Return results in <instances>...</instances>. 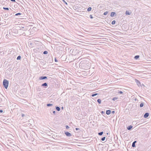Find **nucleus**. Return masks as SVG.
<instances>
[{
	"label": "nucleus",
	"mask_w": 151,
	"mask_h": 151,
	"mask_svg": "<svg viewBox=\"0 0 151 151\" xmlns=\"http://www.w3.org/2000/svg\"><path fill=\"white\" fill-rule=\"evenodd\" d=\"M12 14H10V15H12Z\"/></svg>",
	"instance_id": "obj_53"
},
{
	"label": "nucleus",
	"mask_w": 151,
	"mask_h": 151,
	"mask_svg": "<svg viewBox=\"0 0 151 151\" xmlns=\"http://www.w3.org/2000/svg\"><path fill=\"white\" fill-rule=\"evenodd\" d=\"M24 116V114H22V116Z\"/></svg>",
	"instance_id": "obj_47"
},
{
	"label": "nucleus",
	"mask_w": 151,
	"mask_h": 151,
	"mask_svg": "<svg viewBox=\"0 0 151 151\" xmlns=\"http://www.w3.org/2000/svg\"><path fill=\"white\" fill-rule=\"evenodd\" d=\"M75 129L76 130V131H78V130H79L80 129L78 128H76Z\"/></svg>",
	"instance_id": "obj_36"
},
{
	"label": "nucleus",
	"mask_w": 151,
	"mask_h": 151,
	"mask_svg": "<svg viewBox=\"0 0 151 151\" xmlns=\"http://www.w3.org/2000/svg\"><path fill=\"white\" fill-rule=\"evenodd\" d=\"M89 17L91 19H93V17L92 15H90L89 16Z\"/></svg>",
	"instance_id": "obj_34"
},
{
	"label": "nucleus",
	"mask_w": 151,
	"mask_h": 151,
	"mask_svg": "<svg viewBox=\"0 0 151 151\" xmlns=\"http://www.w3.org/2000/svg\"><path fill=\"white\" fill-rule=\"evenodd\" d=\"M65 134L67 137H70L72 136V134L68 132H65Z\"/></svg>",
	"instance_id": "obj_5"
},
{
	"label": "nucleus",
	"mask_w": 151,
	"mask_h": 151,
	"mask_svg": "<svg viewBox=\"0 0 151 151\" xmlns=\"http://www.w3.org/2000/svg\"><path fill=\"white\" fill-rule=\"evenodd\" d=\"M61 109L62 110H63V106H62L61 107Z\"/></svg>",
	"instance_id": "obj_46"
},
{
	"label": "nucleus",
	"mask_w": 151,
	"mask_h": 151,
	"mask_svg": "<svg viewBox=\"0 0 151 151\" xmlns=\"http://www.w3.org/2000/svg\"><path fill=\"white\" fill-rule=\"evenodd\" d=\"M99 94L98 93H93V94L91 95V96L92 97H94V96H95L98 95Z\"/></svg>",
	"instance_id": "obj_17"
},
{
	"label": "nucleus",
	"mask_w": 151,
	"mask_h": 151,
	"mask_svg": "<svg viewBox=\"0 0 151 151\" xmlns=\"http://www.w3.org/2000/svg\"><path fill=\"white\" fill-rule=\"evenodd\" d=\"M91 9H92V8L91 7H89L88 8L87 11L88 12H89L91 10Z\"/></svg>",
	"instance_id": "obj_24"
},
{
	"label": "nucleus",
	"mask_w": 151,
	"mask_h": 151,
	"mask_svg": "<svg viewBox=\"0 0 151 151\" xmlns=\"http://www.w3.org/2000/svg\"><path fill=\"white\" fill-rule=\"evenodd\" d=\"M61 74H62V75H63V73H62V71H61Z\"/></svg>",
	"instance_id": "obj_50"
},
{
	"label": "nucleus",
	"mask_w": 151,
	"mask_h": 151,
	"mask_svg": "<svg viewBox=\"0 0 151 151\" xmlns=\"http://www.w3.org/2000/svg\"><path fill=\"white\" fill-rule=\"evenodd\" d=\"M57 86H58V84H57Z\"/></svg>",
	"instance_id": "obj_54"
},
{
	"label": "nucleus",
	"mask_w": 151,
	"mask_h": 151,
	"mask_svg": "<svg viewBox=\"0 0 151 151\" xmlns=\"http://www.w3.org/2000/svg\"><path fill=\"white\" fill-rule=\"evenodd\" d=\"M55 62H57V58H56V57L55 58Z\"/></svg>",
	"instance_id": "obj_39"
},
{
	"label": "nucleus",
	"mask_w": 151,
	"mask_h": 151,
	"mask_svg": "<svg viewBox=\"0 0 151 151\" xmlns=\"http://www.w3.org/2000/svg\"><path fill=\"white\" fill-rule=\"evenodd\" d=\"M114 113H115V111H112L111 112V113L112 114H114Z\"/></svg>",
	"instance_id": "obj_42"
},
{
	"label": "nucleus",
	"mask_w": 151,
	"mask_h": 151,
	"mask_svg": "<svg viewBox=\"0 0 151 151\" xmlns=\"http://www.w3.org/2000/svg\"><path fill=\"white\" fill-rule=\"evenodd\" d=\"M65 127H66V128L67 129L69 128V127L68 125H66L65 126Z\"/></svg>",
	"instance_id": "obj_35"
},
{
	"label": "nucleus",
	"mask_w": 151,
	"mask_h": 151,
	"mask_svg": "<svg viewBox=\"0 0 151 151\" xmlns=\"http://www.w3.org/2000/svg\"><path fill=\"white\" fill-rule=\"evenodd\" d=\"M57 146H60V145H58L57 144Z\"/></svg>",
	"instance_id": "obj_51"
},
{
	"label": "nucleus",
	"mask_w": 151,
	"mask_h": 151,
	"mask_svg": "<svg viewBox=\"0 0 151 151\" xmlns=\"http://www.w3.org/2000/svg\"><path fill=\"white\" fill-rule=\"evenodd\" d=\"M21 56L20 55H19L17 57V60H20L21 59Z\"/></svg>",
	"instance_id": "obj_20"
},
{
	"label": "nucleus",
	"mask_w": 151,
	"mask_h": 151,
	"mask_svg": "<svg viewBox=\"0 0 151 151\" xmlns=\"http://www.w3.org/2000/svg\"><path fill=\"white\" fill-rule=\"evenodd\" d=\"M118 99V98L117 97H114L112 99V100H113V101H115L117 99Z\"/></svg>",
	"instance_id": "obj_22"
},
{
	"label": "nucleus",
	"mask_w": 151,
	"mask_h": 151,
	"mask_svg": "<svg viewBox=\"0 0 151 151\" xmlns=\"http://www.w3.org/2000/svg\"><path fill=\"white\" fill-rule=\"evenodd\" d=\"M55 108L56 110H57V106H55Z\"/></svg>",
	"instance_id": "obj_49"
},
{
	"label": "nucleus",
	"mask_w": 151,
	"mask_h": 151,
	"mask_svg": "<svg viewBox=\"0 0 151 151\" xmlns=\"http://www.w3.org/2000/svg\"><path fill=\"white\" fill-rule=\"evenodd\" d=\"M60 109L59 106H57V111H60Z\"/></svg>",
	"instance_id": "obj_30"
},
{
	"label": "nucleus",
	"mask_w": 151,
	"mask_h": 151,
	"mask_svg": "<svg viewBox=\"0 0 151 151\" xmlns=\"http://www.w3.org/2000/svg\"><path fill=\"white\" fill-rule=\"evenodd\" d=\"M57 143H58L59 144H60V140H59L57 139Z\"/></svg>",
	"instance_id": "obj_37"
},
{
	"label": "nucleus",
	"mask_w": 151,
	"mask_h": 151,
	"mask_svg": "<svg viewBox=\"0 0 151 151\" xmlns=\"http://www.w3.org/2000/svg\"><path fill=\"white\" fill-rule=\"evenodd\" d=\"M3 84L6 89H7L9 85V81L6 79H4L3 80Z\"/></svg>",
	"instance_id": "obj_2"
},
{
	"label": "nucleus",
	"mask_w": 151,
	"mask_h": 151,
	"mask_svg": "<svg viewBox=\"0 0 151 151\" xmlns=\"http://www.w3.org/2000/svg\"><path fill=\"white\" fill-rule=\"evenodd\" d=\"M144 103L143 102L141 103L140 104V107H142L144 106Z\"/></svg>",
	"instance_id": "obj_18"
},
{
	"label": "nucleus",
	"mask_w": 151,
	"mask_h": 151,
	"mask_svg": "<svg viewBox=\"0 0 151 151\" xmlns=\"http://www.w3.org/2000/svg\"><path fill=\"white\" fill-rule=\"evenodd\" d=\"M139 55H136L135 56V57H134V58L136 60H137L138 58H139Z\"/></svg>",
	"instance_id": "obj_14"
},
{
	"label": "nucleus",
	"mask_w": 151,
	"mask_h": 151,
	"mask_svg": "<svg viewBox=\"0 0 151 151\" xmlns=\"http://www.w3.org/2000/svg\"><path fill=\"white\" fill-rule=\"evenodd\" d=\"M105 137H103L101 138V140L102 141H104V140H105Z\"/></svg>",
	"instance_id": "obj_25"
},
{
	"label": "nucleus",
	"mask_w": 151,
	"mask_h": 151,
	"mask_svg": "<svg viewBox=\"0 0 151 151\" xmlns=\"http://www.w3.org/2000/svg\"><path fill=\"white\" fill-rule=\"evenodd\" d=\"M118 93L121 94H123V92L122 91H120L118 92Z\"/></svg>",
	"instance_id": "obj_33"
},
{
	"label": "nucleus",
	"mask_w": 151,
	"mask_h": 151,
	"mask_svg": "<svg viewBox=\"0 0 151 151\" xmlns=\"http://www.w3.org/2000/svg\"><path fill=\"white\" fill-rule=\"evenodd\" d=\"M116 15V13L114 12H112L111 13V17H113L114 16H115Z\"/></svg>",
	"instance_id": "obj_10"
},
{
	"label": "nucleus",
	"mask_w": 151,
	"mask_h": 151,
	"mask_svg": "<svg viewBox=\"0 0 151 151\" xmlns=\"http://www.w3.org/2000/svg\"><path fill=\"white\" fill-rule=\"evenodd\" d=\"M21 14H22V13H18L15 14V15H14L13 16H20L21 15Z\"/></svg>",
	"instance_id": "obj_16"
},
{
	"label": "nucleus",
	"mask_w": 151,
	"mask_h": 151,
	"mask_svg": "<svg viewBox=\"0 0 151 151\" xmlns=\"http://www.w3.org/2000/svg\"><path fill=\"white\" fill-rule=\"evenodd\" d=\"M142 86H144V85L143 84H142Z\"/></svg>",
	"instance_id": "obj_52"
},
{
	"label": "nucleus",
	"mask_w": 151,
	"mask_h": 151,
	"mask_svg": "<svg viewBox=\"0 0 151 151\" xmlns=\"http://www.w3.org/2000/svg\"><path fill=\"white\" fill-rule=\"evenodd\" d=\"M133 127L132 125H129L128 126L127 128L128 130H131V129Z\"/></svg>",
	"instance_id": "obj_12"
},
{
	"label": "nucleus",
	"mask_w": 151,
	"mask_h": 151,
	"mask_svg": "<svg viewBox=\"0 0 151 151\" xmlns=\"http://www.w3.org/2000/svg\"><path fill=\"white\" fill-rule=\"evenodd\" d=\"M3 9L6 10H9V8L8 7H4L3 8Z\"/></svg>",
	"instance_id": "obj_23"
},
{
	"label": "nucleus",
	"mask_w": 151,
	"mask_h": 151,
	"mask_svg": "<svg viewBox=\"0 0 151 151\" xmlns=\"http://www.w3.org/2000/svg\"><path fill=\"white\" fill-rule=\"evenodd\" d=\"M57 74H58V76H61V75L60 74L59 75V74H58V73H57Z\"/></svg>",
	"instance_id": "obj_48"
},
{
	"label": "nucleus",
	"mask_w": 151,
	"mask_h": 151,
	"mask_svg": "<svg viewBox=\"0 0 151 151\" xmlns=\"http://www.w3.org/2000/svg\"><path fill=\"white\" fill-rule=\"evenodd\" d=\"M10 0L13 2H16V1L15 0Z\"/></svg>",
	"instance_id": "obj_40"
},
{
	"label": "nucleus",
	"mask_w": 151,
	"mask_h": 151,
	"mask_svg": "<svg viewBox=\"0 0 151 151\" xmlns=\"http://www.w3.org/2000/svg\"><path fill=\"white\" fill-rule=\"evenodd\" d=\"M149 113H146L144 115V117L145 118H147L149 116Z\"/></svg>",
	"instance_id": "obj_8"
},
{
	"label": "nucleus",
	"mask_w": 151,
	"mask_h": 151,
	"mask_svg": "<svg viewBox=\"0 0 151 151\" xmlns=\"http://www.w3.org/2000/svg\"><path fill=\"white\" fill-rule=\"evenodd\" d=\"M59 44H61L60 42H57V51H63L64 47L63 46L61 45H60Z\"/></svg>",
	"instance_id": "obj_1"
},
{
	"label": "nucleus",
	"mask_w": 151,
	"mask_h": 151,
	"mask_svg": "<svg viewBox=\"0 0 151 151\" xmlns=\"http://www.w3.org/2000/svg\"><path fill=\"white\" fill-rule=\"evenodd\" d=\"M8 16V14H5V17H7Z\"/></svg>",
	"instance_id": "obj_43"
},
{
	"label": "nucleus",
	"mask_w": 151,
	"mask_h": 151,
	"mask_svg": "<svg viewBox=\"0 0 151 151\" xmlns=\"http://www.w3.org/2000/svg\"><path fill=\"white\" fill-rule=\"evenodd\" d=\"M3 112V111L2 110H0V112L2 113Z\"/></svg>",
	"instance_id": "obj_41"
},
{
	"label": "nucleus",
	"mask_w": 151,
	"mask_h": 151,
	"mask_svg": "<svg viewBox=\"0 0 151 151\" xmlns=\"http://www.w3.org/2000/svg\"><path fill=\"white\" fill-rule=\"evenodd\" d=\"M111 113V111L110 110H108L106 111V114L107 115H109Z\"/></svg>",
	"instance_id": "obj_11"
},
{
	"label": "nucleus",
	"mask_w": 151,
	"mask_h": 151,
	"mask_svg": "<svg viewBox=\"0 0 151 151\" xmlns=\"http://www.w3.org/2000/svg\"><path fill=\"white\" fill-rule=\"evenodd\" d=\"M47 53H48V52L47 51H45L43 52V53L44 54H47Z\"/></svg>",
	"instance_id": "obj_28"
},
{
	"label": "nucleus",
	"mask_w": 151,
	"mask_h": 151,
	"mask_svg": "<svg viewBox=\"0 0 151 151\" xmlns=\"http://www.w3.org/2000/svg\"><path fill=\"white\" fill-rule=\"evenodd\" d=\"M125 14L126 15H130L131 14V13L129 12L128 11H126L125 12Z\"/></svg>",
	"instance_id": "obj_15"
},
{
	"label": "nucleus",
	"mask_w": 151,
	"mask_h": 151,
	"mask_svg": "<svg viewBox=\"0 0 151 151\" xmlns=\"http://www.w3.org/2000/svg\"><path fill=\"white\" fill-rule=\"evenodd\" d=\"M41 86H45V87H47V84L46 83H45L43 84H42Z\"/></svg>",
	"instance_id": "obj_13"
},
{
	"label": "nucleus",
	"mask_w": 151,
	"mask_h": 151,
	"mask_svg": "<svg viewBox=\"0 0 151 151\" xmlns=\"http://www.w3.org/2000/svg\"><path fill=\"white\" fill-rule=\"evenodd\" d=\"M62 55L61 57L63 56V55L62 54V51H60L58 52H57V57L59 58L60 57V56Z\"/></svg>",
	"instance_id": "obj_4"
},
{
	"label": "nucleus",
	"mask_w": 151,
	"mask_h": 151,
	"mask_svg": "<svg viewBox=\"0 0 151 151\" xmlns=\"http://www.w3.org/2000/svg\"><path fill=\"white\" fill-rule=\"evenodd\" d=\"M53 113L54 114H55V111H53Z\"/></svg>",
	"instance_id": "obj_44"
},
{
	"label": "nucleus",
	"mask_w": 151,
	"mask_h": 151,
	"mask_svg": "<svg viewBox=\"0 0 151 151\" xmlns=\"http://www.w3.org/2000/svg\"><path fill=\"white\" fill-rule=\"evenodd\" d=\"M116 21L115 20H113L111 22V24H115Z\"/></svg>",
	"instance_id": "obj_26"
},
{
	"label": "nucleus",
	"mask_w": 151,
	"mask_h": 151,
	"mask_svg": "<svg viewBox=\"0 0 151 151\" xmlns=\"http://www.w3.org/2000/svg\"><path fill=\"white\" fill-rule=\"evenodd\" d=\"M135 81L137 85L138 86H141L140 84V82L139 81V80L137 79H135Z\"/></svg>",
	"instance_id": "obj_6"
},
{
	"label": "nucleus",
	"mask_w": 151,
	"mask_h": 151,
	"mask_svg": "<svg viewBox=\"0 0 151 151\" xmlns=\"http://www.w3.org/2000/svg\"><path fill=\"white\" fill-rule=\"evenodd\" d=\"M103 134V132H99L98 133L99 135H100V136H101V135H102Z\"/></svg>",
	"instance_id": "obj_21"
},
{
	"label": "nucleus",
	"mask_w": 151,
	"mask_h": 151,
	"mask_svg": "<svg viewBox=\"0 0 151 151\" xmlns=\"http://www.w3.org/2000/svg\"><path fill=\"white\" fill-rule=\"evenodd\" d=\"M60 26V27L61 29H64V27L63 26H61V25Z\"/></svg>",
	"instance_id": "obj_38"
},
{
	"label": "nucleus",
	"mask_w": 151,
	"mask_h": 151,
	"mask_svg": "<svg viewBox=\"0 0 151 151\" xmlns=\"http://www.w3.org/2000/svg\"><path fill=\"white\" fill-rule=\"evenodd\" d=\"M52 104H47V106H52Z\"/></svg>",
	"instance_id": "obj_27"
},
{
	"label": "nucleus",
	"mask_w": 151,
	"mask_h": 151,
	"mask_svg": "<svg viewBox=\"0 0 151 151\" xmlns=\"http://www.w3.org/2000/svg\"><path fill=\"white\" fill-rule=\"evenodd\" d=\"M39 79L40 80H42L43 79H47V77L45 76H42L40 77Z\"/></svg>",
	"instance_id": "obj_7"
},
{
	"label": "nucleus",
	"mask_w": 151,
	"mask_h": 151,
	"mask_svg": "<svg viewBox=\"0 0 151 151\" xmlns=\"http://www.w3.org/2000/svg\"><path fill=\"white\" fill-rule=\"evenodd\" d=\"M97 101L99 104H100L101 103V100L100 99H98L97 100Z\"/></svg>",
	"instance_id": "obj_19"
},
{
	"label": "nucleus",
	"mask_w": 151,
	"mask_h": 151,
	"mask_svg": "<svg viewBox=\"0 0 151 151\" xmlns=\"http://www.w3.org/2000/svg\"><path fill=\"white\" fill-rule=\"evenodd\" d=\"M137 142L136 141H134L132 143V147H136L135 143Z\"/></svg>",
	"instance_id": "obj_9"
},
{
	"label": "nucleus",
	"mask_w": 151,
	"mask_h": 151,
	"mask_svg": "<svg viewBox=\"0 0 151 151\" xmlns=\"http://www.w3.org/2000/svg\"><path fill=\"white\" fill-rule=\"evenodd\" d=\"M108 13V12H107V11L105 12H104V15H106Z\"/></svg>",
	"instance_id": "obj_29"
},
{
	"label": "nucleus",
	"mask_w": 151,
	"mask_h": 151,
	"mask_svg": "<svg viewBox=\"0 0 151 151\" xmlns=\"http://www.w3.org/2000/svg\"><path fill=\"white\" fill-rule=\"evenodd\" d=\"M78 51L76 49H74L72 51V55H76L79 53Z\"/></svg>",
	"instance_id": "obj_3"
},
{
	"label": "nucleus",
	"mask_w": 151,
	"mask_h": 151,
	"mask_svg": "<svg viewBox=\"0 0 151 151\" xmlns=\"http://www.w3.org/2000/svg\"><path fill=\"white\" fill-rule=\"evenodd\" d=\"M59 37L57 36V38H58L59 39H61V37H61V36L60 35H59ZM59 40V39H58L57 38V40L58 41Z\"/></svg>",
	"instance_id": "obj_31"
},
{
	"label": "nucleus",
	"mask_w": 151,
	"mask_h": 151,
	"mask_svg": "<svg viewBox=\"0 0 151 151\" xmlns=\"http://www.w3.org/2000/svg\"><path fill=\"white\" fill-rule=\"evenodd\" d=\"M63 1L65 3V4H67V3L66 2H65V1H64V0H63Z\"/></svg>",
	"instance_id": "obj_45"
},
{
	"label": "nucleus",
	"mask_w": 151,
	"mask_h": 151,
	"mask_svg": "<svg viewBox=\"0 0 151 151\" xmlns=\"http://www.w3.org/2000/svg\"><path fill=\"white\" fill-rule=\"evenodd\" d=\"M101 113L102 115H103V114H105V112L103 111H102L101 112Z\"/></svg>",
	"instance_id": "obj_32"
}]
</instances>
